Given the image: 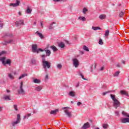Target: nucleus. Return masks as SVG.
<instances>
[{
    "label": "nucleus",
    "instance_id": "46",
    "mask_svg": "<svg viewBox=\"0 0 129 129\" xmlns=\"http://www.w3.org/2000/svg\"><path fill=\"white\" fill-rule=\"evenodd\" d=\"M119 74V72H117L116 73H115V74H114V76H118V75Z\"/></svg>",
    "mask_w": 129,
    "mask_h": 129
},
{
    "label": "nucleus",
    "instance_id": "8",
    "mask_svg": "<svg viewBox=\"0 0 129 129\" xmlns=\"http://www.w3.org/2000/svg\"><path fill=\"white\" fill-rule=\"evenodd\" d=\"M2 44L3 45H7L8 44H16V42L13 39H10L8 41H5Z\"/></svg>",
    "mask_w": 129,
    "mask_h": 129
},
{
    "label": "nucleus",
    "instance_id": "50",
    "mask_svg": "<svg viewBox=\"0 0 129 129\" xmlns=\"http://www.w3.org/2000/svg\"><path fill=\"white\" fill-rule=\"evenodd\" d=\"M108 92H111V91H108V92H104L103 93V95H105L107 94V93H108Z\"/></svg>",
    "mask_w": 129,
    "mask_h": 129
},
{
    "label": "nucleus",
    "instance_id": "53",
    "mask_svg": "<svg viewBox=\"0 0 129 129\" xmlns=\"http://www.w3.org/2000/svg\"><path fill=\"white\" fill-rule=\"evenodd\" d=\"M42 59H45V57H46V55H45V54H43L42 55Z\"/></svg>",
    "mask_w": 129,
    "mask_h": 129
},
{
    "label": "nucleus",
    "instance_id": "52",
    "mask_svg": "<svg viewBox=\"0 0 129 129\" xmlns=\"http://www.w3.org/2000/svg\"><path fill=\"white\" fill-rule=\"evenodd\" d=\"M100 70L101 71H103V70H104V67H101Z\"/></svg>",
    "mask_w": 129,
    "mask_h": 129
},
{
    "label": "nucleus",
    "instance_id": "64",
    "mask_svg": "<svg viewBox=\"0 0 129 129\" xmlns=\"http://www.w3.org/2000/svg\"><path fill=\"white\" fill-rule=\"evenodd\" d=\"M34 25H36V22H34Z\"/></svg>",
    "mask_w": 129,
    "mask_h": 129
},
{
    "label": "nucleus",
    "instance_id": "34",
    "mask_svg": "<svg viewBox=\"0 0 129 129\" xmlns=\"http://www.w3.org/2000/svg\"><path fill=\"white\" fill-rule=\"evenodd\" d=\"M19 22L20 23V25H21V26H24V25H25V24H24V20H20Z\"/></svg>",
    "mask_w": 129,
    "mask_h": 129
},
{
    "label": "nucleus",
    "instance_id": "37",
    "mask_svg": "<svg viewBox=\"0 0 129 129\" xmlns=\"http://www.w3.org/2000/svg\"><path fill=\"white\" fill-rule=\"evenodd\" d=\"M124 14V13H123V12H121L119 14V17L120 18H122V17L123 16Z\"/></svg>",
    "mask_w": 129,
    "mask_h": 129
},
{
    "label": "nucleus",
    "instance_id": "51",
    "mask_svg": "<svg viewBox=\"0 0 129 129\" xmlns=\"http://www.w3.org/2000/svg\"><path fill=\"white\" fill-rule=\"evenodd\" d=\"M81 104H82V103H81V102H78L77 103V105H78V106H79V105H81Z\"/></svg>",
    "mask_w": 129,
    "mask_h": 129
},
{
    "label": "nucleus",
    "instance_id": "21",
    "mask_svg": "<svg viewBox=\"0 0 129 129\" xmlns=\"http://www.w3.org/2000/svg\"><path fill=\"white\" fill-rule=\"evenodd\" d=\"M58 46L60 47V48H64L65 44L63 42H59L58 43Z\"/></svg>",
    "mask_w": 129,
    "mask_h": 129
},
{
    "label": "nucleus",
    "instance_id": "36",
    "mask_svg": "<svg viewBox=\"0 0 129 129\" xmlns=\"http://www.w3.org/2000/svg\"><path fill=\"white\" fill-rule=\"evenodd\" d=\"M26 76H27V74H23L19 78V79H22V78H24V77H26Z\"/></svg>",
    "mask_w": 129,
    "mask_h": 129
},
{
    "label": "nucleus",
    "instance_id": "60",
    "mask_svg": "<svg viewBox=\"0 0 129 129\" xmlns=\"http://www.w3.org/2000/svg\"><path fill=\"white\" fill-rule=\"evenodd\" d=\"M48 75H47L45 76L46 79H48Z\"/></svg>",
    "mask_w": 129,
    "mask_h": 129
},
{
    "label": "nucleus",
    "instance_id": "22",
    "mask_svg": "<svg viewBox=\"0 0 129 129\" xmlns=\"http://www.w3.org/2000/svg\"><path fill=\"white\" fill-rule=\"evenodd\" d=\"M33 82H34V83H40L41 81L38 79H34Z\"/></svg>",
    "mask_w": 129,
    "mask_h": 129
},
{
    "label": "nucleus",
    "instance_id": "26",
    "mask_svg": "<svg viewBox=\"0 0 129 129\" xmlns=\"http://www.w3.org/2000/svg\"><path fill=\"white\" fill-rule=\"evenodd\" d=\"M83 49L85 50V51H87V52H89V48L87 47H86V46L84 45L83 47Z\"/></svg>",
    "mask_w": 129,
    "mask_h": 129
},
{
    "label": "nucleus",
    "instance_id": "39",
    "mask_svg": "<svg viewBox=\"0 0 129 129\" xmlns=\"http://www.w3.org/2000/svg\"><path fill=\"white\" fill-rule=\"evenodd\" d=\"M99 45H103V41H102V39H100L99 40Z\"/></svg>",
    "mask_w": 129,
    "mask_h": 129
},
{
    "label": "nucleus",
    "instance_id": "42",
    "mask_svg": "<svg viewBox=\"0 0 129 129\" xmlns=\"http://www.w3.org/2000/svg\"><path fill=\"white\" fill-rule=\"evenodd\" d=\"M13 106H14V109H15V110H16V111H18V106H17L16 104H14V105H13Z\"/></svg>",
    "mask_w": 129,
    "mask_h": 129
},
{
    "label": "nucleus",
    "instance_id": "61",
    "mask_svg": "<svg viewBox=\"0 0 129 129\" xmlns=\"http://www.w3.org/2000/svg\"><path fill=\"white\" fill-rule=\"evenodd\" d=\"M106 86H103L102 87V88H106Z\"/></svg>",
    "mask_w": 129,
    "mask_h": 129
},
{
    "label": "nucleus",
    "instance_id": "55",
    "mask_svg": "<svg viewBox=\"0 0 129 129\" xmlns=\"http://www.w3.org/2000/svg\"><path fill=\"white\" fill-rule=\"evenodd\" d=\"M40 25H41V27L43 28V22H40Z\"/></svg>",
    "mask_w": 129,
    "mask_h": 129
},
{
    "label": "nucleus",
    "instance_id": "3",
    "mask_svg": "<svg viewBox=\"0 0 129 129\" xmlns=\"http://www.w3.org/2000/svg\"><path fill=\"white\" fill-rule=\"evenodd\" d=\"M32 52H33V53H37L38 54L39 52H44V50L42 49V48L37 49V48H38V45H37V44L32 45Z\"/></svg>",
    "mask_w": 129,
    "mask_h": 129
},
{
    "label": "nucleus",
    "instance_id": "19",
    "mask_svg": "<svg viewBox=\"0 0 129 129\" xmlns=\"http://www.w3.org/2000/svg\"><path fill=\"white\" fill-rule=\"evenodd\" d=\"M69 95H70V96H72V97L75 96V92H74V91L70 92L69 93Z\"/></svg>",
    "mask_w": 129,
    "mask_h": 129
},
{
    "label": "nucleus",
    "instance_id": "13",
    "mask_svg": "<svg viewBox=\"0 0 129 129\" xmlns=\"http://www.w3.org/2000/svg\"><path fill=\"white\" fill-rule=\"evenodd\" d=\"M42 89H43V87H42V86H39L37 87H35V90H36V91H41Z\"/></svg>",
    "mask_w": 129,
    "mask_h": 129
},
{
    "label": "nucleus",
    "instance_id": "49",
    "mask_svg": "<svg viewBox=\"0 0 129 129\" xmlns=\"http://www.w3.org/2000/svg\"><path fill=\"white\" fill-rule=\"evenodd\" d=\"M0 27L2 29L3 27H4V23L2 22V21H0Z\"/></svg>",
    "mask_w": 129,
    "mask_h": 129
},
{
    "label": "nucleus",
    "instance_id": "30",
    "mask_svg": "<svg viewBox=\"0 0 129 129\" xmlns=\"http://www.w3.org/2000/svg\"><path fill=\"white\" fill-rule=\"evenodd\" d=\"M79 20H81V21H86V18L83 17H79Z\"/></svg>",
    "mask_w": 129,
    "mask_h": 129
},
{
    "label": "nucleus",
    "instance_id": "10",
    "mask_svg": "<svg viewBox=\"0 0 129 129\" xmlns=\"http://www.w3.org/2000/svg\"><path fill=\"white\" fill-rule=\"evenodd\" d=\"M73 64L77 68V67H78V66L79 65V61H78V59L77 58H74L73 59Z\"/></svg>",
    "mask_w": 129,
    "mask_h": 129
},
{
    "label": "nucleus",
    "instance_id": "43",
    "mask_svg": "<svg viewBox=\"0 0 129 129\" xmlns=\"http://www.w3.org/2000/svg\"><path fill=\"white\" fill-rule=\"evenodd\" d=\"M116 116H119V111H116L115 112Z\"/></svg>",
    "mask_w": 129,
    "mask_h": 129
},
{
    "label": "nucleus",
    "instance_id": "58",
    "mask_svg": "<svg viewBox=\"0 0 129 129\" xmlns=\"http://www.w3.org/2000/svg\"><path fill=\"white\" fill-rule=\"evenodd\" d=\"M7 92H8V93H10L11 91H10V90H7Z\"/></svg>",
    "mask_w": 129,
    "mask_h": 129
},
{
    "label": "nucleus",
    "instance_id": "7",
    "mask_svg": "<svg viewBox=\"0 0 129 129\" xmlns=\"http://www.w3.org/2000/svg\"><path fill=\"white\" fill-rule=\"evenodd\" d=\"M70 109V108L69 107H63L62 108V109L64 110V112L66 113V114H67V115H68V117H72V112L69 111V109Z\"/></svg>",
    "mask_w": 129,
    "mask_h": 129
},
{
    "label": "nucleus",
    "instance_id": "63",
    "mask_svg": "<svg viewBox=\"0 0 129 129\" xmlns=\"http://www.w3.org/2000/svg\"><path fill=\"white\" fill-rule=\"evenodd\" d=\"M95 129H99V127H96Z\"/></svg>",
    "mask_w": 129,
    "mask_h": 129
},
{
    "label": "nucleus",
    "instance_id": "29",
    "mask_svg": "<svg viewBox=\"0 0 129 129\" xmlns=\"http://www.w3.org/2000/svg\"><path fill=\"white\" fill-rule=\"evenodd\" d=\"M26 12L27 14H31L32 10H30V8L28 7Z\"/></svg>",
    "mask_w": 129,
    "mask_h": 129
},
{
    "label": "nucleus",
    "instance_id": "18",
    "mask_svg": "<svg viewBox=\"0 0 129 129\" xmlns=\"http://www.w3.org/2000/svg\"><path fill=\"white\" fill-rule=\"evenodd\" d=\"M36 33L37 34V35L39 36V37H40V38H41V39H43V38H44V36H43V34L39 32V31H37Z\"/></svg>",
    "mask_w": 129,
    "mask_h": 129
},
{
    "label": "nucleus",
    "instance_id": "40",
    "mask_svg": "<svg viewBox=\"0 0 129 129\" xmlns=\"http://www.w3.org/2000/svg\"><path fill=\"white\" fill-rule=\"evenodd\" d=\"M31 63H32V64H36L37 63V61L35 60V59H32L31 60Z\"/></svg>",
    "mask_w": 129,
    "mask_h": 129
},
{
    "label": "nucleus",
    "instance_id": "9",
    "mask_svg": "<svg viewBox=\"0 0 129 129\" xmlns=\"http://www.w3.org/2000/svg\"><path fill=\"white\" fill-rule=\"evenodd\" d=\"M113 103V106L114 107H115V108H117V107H119V106H120V102H119V101H118V100L116 99L115 100Z\"/></svg>",
    "mask_w": 129,
    "mask_h": 129
},
{
    "label": "nucleus",
    "instance_id": "11",
    "mask_svg": "<svg viewBox=\"0 0 129 129\" xmlns=\"http://www.w3.org/2000/svg\"><path fill=\"white\" fill-rule=\"evenodd\" d=\"M20 1L16 0V3H11L10 6V7H19V6H20Z\"/></svg>",
    "mask_w": 129,
    "mask_h": 129
},
{
    "label": "nucleus",
    "instance_id": "4",
    "mask_svg": "<svg viewBox=\"0 0 129 129\" xmlns=\"http://www.w3.org/2000/svg\"><path fill=\"white\" fill-rule=\"evenodd\" d=\"M23 87H24V82L22 81L20 83V89L18 90V93L19 94H21V95H25L26 92Z\"/></svg>",
    "mask_w": 129,
    "mask_h": 129
},
{
    "label": "nucleus",
    "instance_id": "56",
    "mask_svg": "<svg viewBox=\"0 0 129 129\" xmlns=\"http://www.w3.org/2000/svg\"><path fill=\"white\" fill-rule=\"evenodd\" d=\"M0 111H3V107H0Z\"/></svg>",
    "mask_w": 129,
    "mask_h": 129
},
{
    "label": "nucleus",
    "instance_id": "31",
    "mask_svg": "<svg viewBox=\"0 0 129 129\" xmlns=\"http://www.w3.org/2000/svg\"><path fill=\"white\" fill-rule=\"evenodd\" d=\"M102 126H103V128L106 129V128H107V127H108V124L104 123V124H103Z\"/></svg>",
    "mask_w": 129,
    "mask_h": 129
},
{
    "label": "nucleus",
    "instance_id": "48",
    "mask_svg": "<svg viewBox=\"0 0 129 129\" xmlns=\"http://www.w3.org/2000/svg\"><path fill=\"white\" fill-rule=\"evenodd\" d=\"M15 25H16V26H20V22L19 21H16L15 22Z\"/></svg>",
    "mask_w": 129,
    "mask_h": 129
},
{
    "label": "nucleus",
    "instance_id": "62",
    "mask_svg": "<svg viewBox=\"0 0 129 129\" xmlns=\"http://www.w3.org/2000/svg\"><path fill=\"white\" fill-rule=\"evenodd\" d=\"M66 43H67V44H69V42L68 41L66 40Z\"/></svg>",
    "mask_w": 129,
    "mask_h": 129
},
{
    "label": "nucleus",
    "instance_id": "23",
    "mask_svg": "<svg viewBox=\"0 0 129 129\" xmlns=\"http://www.w3.org/2000/svg\"><path fill=\"white\" fill-rule=\"evenodd\" d=\"M105 18H106V15H100L99 16V18L101 20H104V19H105Z\"/></svg>",
    "mask_w": 129,
    "mask_h": 129
},
{
    "label": "nucleus",
    "instance_id": "15",
    "mask_svg": "<svg viewBox=\"0 0 129 129\" xmlns=\"http://www.w3.org/2000/svg\"><path fill=\"white\" fill-rule=\"evenodd\" d=\"M50 48L51 49H52V50H53V52H57V51H58V49L57 48V47H56L54 45L51 46Z\"/></svg>",
    "mask_w": 129,
    "mask_h": 129
},
{
    "label": "nucleus",
    "instance_id": "14",
    "mask_svg": "<svg viewBox=\"0 0 129 129\" xmlns=\"http://www.w3.org/2000/svg\"><path fill=\"white\" fill-rule=\"evenodd\" d=\"M120 94L122 95H126V96H127L128 95V94H127V92H126L125 91H123V90L120 91Z\"/></svg>",
    "mask_w": 129,
    "mask_h": 129
},
{
    "label": "nucleus",
    "instance_id": "59",
    "mask_svg": "<svg viewBox=\"0 0 129 129\" xmlns=\"http://www.w3.org/2000/svg\"><path fill=\"white\" fill-rule=\"evenodd\" d=\"M122 63L123 64H125V61L124 60H122Z\"/></svg>",
    "mask_w": 129,
    "mask_h": 129
},
{
    "label": "nucleus",
    "instance_id": "17",
    "mask_svg": "<svg viewBox=\"0 0 129 129\" xmlns=\"http://www.w3.org/2000/svg\"><path fill=\"white\" fill-rule=\"evenodd\" d=\"M45 51L46 52V56H50L51 55V51L49 49H46L45 50Z\"/></svg>",
    "mask_w": 129,
    "mask_h": 129
},
{
    "label": "nucleus",
    "instance_id": "28",
    "mask_svg": "<svg viewBox=\"0 0 129 129\" xmlns=\"http://www.w3.org/2000/svg\"><path fill=\"white\" fill-rule=\"evenodd\" d=\"M57 111H58L57 109H56L55 110H52L50 112V114H55Z\"/></svg>",
    "mask_w": 129,
    "mask_h": 129
},
{
    "label": "nucleus",
    "instance_id": "2",
    "mask_svg": "<svg viewBox=\"0 0 129 129\" xmlns=\"http://www.w3.org/2000/svg\"><path fill=\"white\" fill-rule=\"evenodd\" d=\"M122 114L123 115H124V116H127L128 118H121V119H120L121 122H122V123H125L126 122H129V114L127 113H126L123 111L122 112Z\"/></svg>",
    "mask_w": 129,
    "mask_h": 129
},
{
    "label": "nucleus",
    "instance_id": "6",
    "mask_svg": "<svg viewBox=\"0 0 129 129\" xmlns=\"http://www.w3.org/2000/svg\"><path fill=\"white\" fill-rule=\"evenodd\" d=\"M21 122V114H18L17 115V120L16 121H13L12 122V124L13 126H15L18 123Z\"/></svg>",
    "mask_w": 129,
    "mask_h": 129
},
{
    "label": "nucleus",
    "instance_id": "41",
    "mask_svg": "<svg viewBox=\"0 0 129 129\" xmlns=\"http://www.w3.org/2000/svg\"><path fill=\"white\" fill-rule=\"evenodd\" d=\"M57 67L58 69H62V65L61 64H58Z\"/></svg>",
    "mask_w": 129,
    "mask_h": 129
},
{
    "label": "nucleus",
    "instance_id": "25",
    "mask_svg": "<svg viewBox=\"0 0 129 129\" xmlns=\"http://www.w3.org/2000/svg\"><path fill=\"white\" fill-rule=\"evenodd\" d=\"M8 77L10 79H12V80L15 78V77H14L12 74H8Z\"/></svg>",
    "mask_w": 129,
    "mask_h": 129
},
{
    "label": "nucleus",
    "instance_id": "20",
    "mask_svg": "<svg viewBox=\"0 0 129 129\" xmlns=\"http://www.w3.org/2000/svg\"><path fill=\"white\" fill-rule=\"evenodd\" d=\"M32 113H27L26 114V115L24 116V119H26V118L28 119V117H30L31 116Z\"/></svg>",
    "mask_w": 129,
    "mask_h": 129
},
{
    "label": "nucleus",
    "instance_id": "24",
    "mask_svg": "<svg viewBox=\"0 0 129 129\" xmlns=\"http://www.w3.org/2000/svg\"><path fill=\"white\" fill-rule=\"evenodd\" d=\"M109 35V30H107L105 32V37H108Z\"/></svg>",
    "mask_w": 129,
    "mask_h": 129
},
{
    "label": "nucleus",
    "instance_id": "1",
    "mask_svg": "<svg viewBox=\"0 0 129 129\" xmlns=\"http://www.w3.org/2000/svg\"><path fill=\"white\" fill-rule=\"evenodd\" d=\"M0 61H2V64L6 66V65H11L12 64V60L10 59H7L6 57H0Z\"/></svg>",
    "mask_w": 129,
    "mask_h": 129
},
{
    "label": "nucleus",
    "instance_id": "54",
    "mask_svg": "<svg viewBox=\"0 0 129 129\" xmlns=\"http://www.w3.org/2000/svg\"><path fill=\"white\" fill-rule=\"evenodd\" d=\"M116 67H118V68L120 67V66L119 65V63H117V64H116Z\"/></svg>",
    "mask_w": 129,
    "mask_h": 129
},
{
    "label": "nucleus",
    "instance_id": "45",
    "mask_svg": "<svg viewBox=\"0 0 129 129\" xmlns=\"http://www.w3.org/2000/svg\"><path fill=\"white\" fill-rule=\"evenodd\" d=\"M6 53H7V51H2L1 52H0V56H2V55H4V54H6Z\"/></svg>",
    "mask_w": 129,
    "mask_h": 129
},
{
    "label": "nucleus",
    "instance_id": "12",
    "mask_svg": "<svg viewBox=\"0 0 129 129\" xmlns=\"http://www.w3.org/2000/svg\"><path fill=\"white\" fill-rule=\"evenodd\" d=\"M90 127V124H89V122H87L83 125V126L82 127V129H86V128H89Z\"/></svg>",
    "mask_w": 129,
    "mask_h": 129
},
{
    "label": "nucleus",
    "instance_id": "44",
    "mask_svg": "<svg viewBox=\"0 0 129 129\" xmlns=\"http://www.w3.org/2000/svg\"><path fill=\"white\" fill-rule=\"evenodd\" d=\"M80 76H81L82 78L83 79H84V80H87V79L86 78H84V76H83V75H82V74H80Z\"/></svg>",
    "mask_w": 129,
    "mask_h": 129
},
{
    "label": "nucleus",
    "instance_id": "38",
    "mask_svg": "<svg viewBox=\"0 0 129 129\" xmlns=\"http://www.w3.org/2000/svg\"><path fill=\"white\" fill-rule=\"evenodd\" d=\"M53 24H56V23L55 22H52V24H51L49 27V30H52V29H53Z\"/></svg>",
    "mask_w": 129,
    "mask_h": 129
},
{
    "label": "nucleus",
    "instance_id": "5",
    "mask_svg": "<svg viewBox=\"0 0 129 129\" xmlns=\"http://www.w3.org/2000/svg\"><path fill=\"white\" fill-rule=\"evenodd\" d=\"M42 64L43 68L45 69V71H47V68H50L51 67V63L45 60V58H42Z\"/></svg>",
    "mask_w": 129,
    "mask_h": 129
},
{
    "label": "nucleus",
    "instance_id": "35",
    "mask_svg": "<svg viewBox=\"0 0 129 129\" xmlns=\"http://www.w3.org/2000/svg\"><path fill=\"white\" fill-rule=\"evenodd\" d=\"M86 12H88V10H87L86 8H84L83 10V13L85 15L86 14Z\"/></svg>",
    "mask_w": 129,
    "mask_h": 129
},
{
    "label": "nucleus",
    "instance_id": "32",
    "mask_svg": "<svg viewBox=\"0 0 129 129\" xmlns=\"http://www.w3.org/2000/svg\"><path fill=\"white\" fill-rule=\"evenodd\" d=\"M110 96H111V98H112L113 101L116 100V98H115V96H114L112 94H111Z\"/></svg>",
    "mask_w": 129,
    "mask_h": 129
},
{
    "label": "nucleus",
    "instance_id": "16",
    "mask_svg": "<svg viewBox=\"0 0 129 129\" xmlns=\"http://www.w3.org/2000/svg\"><path fill=\"white\" fill-rule=\"evenodd\" d=\"M4 98L5 100H11V95H6L4 96Z\"/></svg>",
    "mask_w": 129,
    "mask_h": 129
},
{
    "label": "nucleus",
    "instance_id": "33",
    "mask_svg": "<svg viewBox=\"0 0 129 129\" xmlns=\"http://www.w3.org/2000/svg\"><path fill=\"white\" fill-rule=\"evenodd\" d=\"M92 29H93L94 31H96V30H101V28L98 27H92Z\"/></svg>",
    "mask_w": 129,
    "mask_h": 129
},
{
    "label": "nucleus",
    "instance_id": "47",
    "mask_svg": "<svg viewBox=\"0 0 129 129\" xmlns=\"http://www.w3.org/2000/svg\"><path fill=\"white\" fill-rule=\"evenodd\" d=\"M54 2L57 3L58 2H64V0H53Z\"/></svg>",
    "mask_w": 129,
    "mask_h": 129
},
{
    "label": "nucleus",
    "instance_id": "57",
    "mask_svg": "<svg viewBox=\"0 0 129 129\" xmlns=\"http://www.w3.org/2000/svg\"><path fill=\"white\" fill-rule=\"evenodd\" d=\"M18 14H19V16H22V12H19Z\"/></svg>",
    "mask_w": 129,
    "mask_h": 129
},
{
    "label": "nucleus",
    "instance_id": "27",
    "mask_svg": "<svg viewBox=\"0 0 129 129\" xmlns=\"http://www.w3.org/2000/svg\"><path fill=\"white\" fill-rule=\"evenodd\" d=\"M4 37H13L12 33H6Z\"/></svg>",
    "mask_w": 129,
    "mask_h": 129
}]
</instances>
